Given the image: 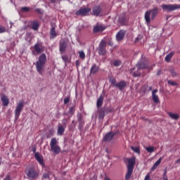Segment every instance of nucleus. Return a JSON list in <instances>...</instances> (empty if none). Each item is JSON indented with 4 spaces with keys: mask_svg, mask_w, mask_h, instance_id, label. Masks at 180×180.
I'll list each match as a JSON object with an SVG mask.
<instances>
[{
    "mask_svg": "<svg viewBox=\"0 0 180 180\" xmlns=\"http://www.w3.org/2000/svg\"><path fill=\"white\" fill-rule=\"evenodd\" d=\"M135 164H136V158H131L129 159L127 168H131V169H134Z\"/></svg>",
    "mask_w": 180,
    "mask_h": 180,
    "instance_id": "nucleus-18",
    "label": "nucleus"
},
{
    "mask_svg": "<svg viewBox=\"0 0 180 180\" xmlns=\"http://www.w3.org/2000/svg\"><path fill=\"white\" fill-rule=\"evenodd\" d=\"M165 180H168V179H165Z\"/></svg>",
    "mask_w": 180,
    "mask_h": 180,
    "instance_id": "nucleus-60",
    "label": "nucleus"
},
{
    "mask_svg": "<svg viewBox=\"0 0 180 180\" xmlns=\"http://www.w3.org/2000/svg\"><path fill=\"white\" fill-rule=\"evenodd\" d=\"M105 180H110V178H109V177H105Z\"/></svg>",
    "mask_w": 180,
    "mask_h": 180,
    "instance_id": "nucleus-55",
    "label": "nucleus"
},
{
    "mask_svg": "<svg viewBox=\"0 0 180 180\" xmlns=\"http://www.w3.org/2000/svg\"><path fill=\"white\" fill-rule=\"evenodd\" d=\"M117 88H119V89L122 90L124 86H126V82H120V83H117V85L115 86Z\"/></svg>",
    "mask_w": 180,
    "mask_h": 180,
    "instance_id": "nucleus-27",
    "label": "nucleus"
},
{
    "mask_svg": "<svg viewBox=\"0 0 180 180\" xmlns=\"http://www.w3.org/2000/svg\"><path fill=\"white\" fill-rule=\"evenodd\" d=\"M103 104V96H101L97 100V108H101V105Z\"/></svg>",
    "mask_w": 180,
    "mask_h": 180,
    "instance_id": "nucleus-30",
    "label": "nucleus"
},
{
    "mask_svg": "<svg viewBox=\"0 0 180 180\" xmlns=\"http://www.w3.org/2000/svg\"><path fill=\"white\" fill-rule=\"evenodd\" d=\"M25 175L27 179H37V178H39V176L40 175V171L36 169L34 167H28L25 169Z\"/></svg>",
    "mask_w": 180,
    "mask_h": 180,
    "instance_id": "nucleus-2",
    "label": "nucleus"
},
{
    "mask_svg": "<svg viewBox=\"0 0 180 180\" xmlns=\"http://www.w3.org/2000/svg\"><path fill=\"white\" fill-rule=\"evenodd\" d=\"M67 49V42L64 40L60 41L59 42V51L64 53Z\"/></svg>",
    "mask_w": 180,
    "mask_h": 180,
    "instance_id": "nucleus-13",
    "label": "nucleus"
},
{
    "mask_svg": "<svg viewBox=\"0 0 180 180\" xmlns=\"http://www.w3.org/2000/svg\"><path fill=\"white\" fill-rule=\"evenodd\" d=\"M83 117H84V116H82V114H81V113L77 114V120H78V122L82 121Z\"/></svg>",
    "mask_w": 180,
    "mask_h": 180,
    "instance_id": "nucleus-44",
    "label": "nucleus"
},
{
    "mask_svg": "<svg viewBox=\"0 0 180 180\" xmlns=\"http://www.w3.org/2000/svg\"><path fill=\"white\" fill-rule=\"evenodd\" d=\"M105 29H106V26L96 24V25L93 29V33H99V32H103Z\"/></svg>",
    "mask_w": 180,
    "mask_h": 180,
    "instance_id": "nucleus-10",
    "label": "nucleus"
},
{
    "mask_svg": "<svg viewBox=\"0 0 180 180\" xmlns=\"http://www.w3.org/2000/svg\"><path fill=\"white\" fill-rule=\"evenodd\" d=\"M0 165H1V159H0Z\"/></svg>",
    "mask_w": 180,
    "mask_h": 180,
    "instance_id": "nucleus-61",
    "label": "nucleus"
},
{
    "mask_svg": "<svg viewBox=\"0 0 180 180\" xmlns=\"http://www.w3.org/2000/svg\"><path fill=\"white\" fill-rule=\"evenodd\" d=\"M158 75H161V70H158L157 72Z\"/></svg>",
    "mask_w": 180,
    "mask_h": 180,
    "instance_id": "nucleus-53",
    "label": "nucleus"
},
{
    "mask_svg": "<svg viewBox=\"0 0 180 180\" xmlns=\"http://www.w3.org/2000/svg\"><path fill=\"white\" fill-rule=\"evenodd\" d=\"M20 11L21 12H29V11H30V8L26 6L21 7Z\"/></svg>",
    "mask_w": 180,
    "mask_h": 180,
    "instance_id": "nucleus-41",
    "label": "nucleus"
},
{
    "mask_svg": "<svg viewBox=\"0 0 180 180\" xmlns=\"http://www.w3.org/2000/svg\"><path fill=\"white\" fill-rule=\"evenodd\" d=\"M46 47L43 46L41 42L36 43L33 46L32 54L33 56H39L44 51Z\"/></svg>",
    "mask_w": 180,
    "mask_h": 180,
    "instance_id": "nucleus-5",
    "label": "nucleus"
},
{
    "mask_svg": "<svg viewBox=\"0 0 180 180\" xmlns=\"http://www.w3.org/2000/svg\"><path fill=\"white\" fill-rule=\"evenodd\" d=\"M84 124H85V122H84V120L79 121V130H82V127H84Z\"/></svg>",
    "mask_w": 180,
    "mask_h": 180,
    "instance_id": "nucleus-39",
    "label": "nucleus"
},
{
    "mask_svg": "<svg viewBox=\"0 0 180 180\" xmlns=\"http://www.w3.org/2000/svg\"><path fill=\"white\" fill-rule=\"evenodd\" d=\"M135 68L130 69V74H132L133 77H140L141 75V72H134L133 73V71H134Z\"/></svg>",
    "mask_w": 180,
    "mask_h": 180,
    "instance_id": "nucleus-28",
    "label": "nucleus"
},
{
    "mask_svg": "<svg viewBox=\"0 0 180 180\" xmlns=\"http://www.w3.org/2000/svg\"><path fill=\"white\" fill-rule=\"evenodd\" d=\"M34 158L41 165V167H44V161L43 160V156L40 155V153H35Z\"/></svg>",
    "mask_w": 180,
    "mask_h": 180,
    "instance_id": "nucleus-14",
    "label": "nucleus"
},
{
    "mask_svg": "<svg viewBox=\"0 0 180 180\" xmlns=\"http://www.w3.org/2000/svg\"><path fill=\"white\" fill-rule=\"evenodd\" d=\"M65 131V128H64L63 125L59 124L58 127V131H57L58 136H63Z\"/></svg>",
    "mask_w": 180,
    "mask_h": 180,
    "instance_id": "nucleus-22",
    "label": "nucleus"
},
{
    "mask_svg": "<svg viewBox=\"0 0 180 180\" xmlns=\"http://www.w3.org/2000/svg\"><path fill=\"white\" fill-rule=\"evenodd\" d=\"M6 27L0 25V34L2 33H6Z\"/></svg>",
    "mask_w": 180,
    "mask_h": 180,
    "instance_id": "nucleus-40",
    "label": "nucleus"
},
{
    "mask_svg": "<svg viewBox=\"0 0 180 180\" xmlns=\"http://www.w3.org/2000/svg\"><path fill=\"white\" fill-rule=\"evenodd\" d=\"M4 180H12V177H11V175L7 174Z\"/></svg>",
    "mask_w": 180,
    "mask_h": 180,
    "instance_id": "nucleus-51",
    "label": "nucleus"
},
{
    "mask_svg": "<svg viewBox=\"0 0 180 180\" xmlns=\"http://www.w3.org/2000/svg\"><path fill=\"white\" fill-rule=\"evenodd\" d=\"M167 115L171 117V119H173V120H178V119H179V115L178 114L169 112H167Z\"/></svg>",
    "mask_w": 180,
    "mask_h": 180,
    "instance_id": "nucleus-25",
    "label": "nucleus"
},
{
    "mask_svg": "<svg viewBox=\"0 0 180 180\" xmlns=\"http://www.w3.org/2000/svg\"><path fill=\"white\" fill-rule=\"evenodd\" d=\"M91 9L87 8H81L80 9L76 11L75 15L77 16H86V15L89 13Z\"/></svg>",
    "mask_w": 180,
    "mask_h": 180,
    "instance_id": "nucleus-8",
    "label": "nucleus"
},
{
    "mask_svg": "<svg viewBox=\"0 0 180 180\" xmlns=\"http://www.w3.org/2000/svg\"><path fill=\"white\" fill-rule=\"evenodd\" d=\"M136 67L138 68V71L139 70H144V68H147V65H146L144 59H141L136 64Z\"/></svg>",
    "mask_w": 180,
    "mask_h": 180,
    "instance_id": "nucleus-12",
    "label": "nucleus"
},
{
    "mask_svg": "<svg viewBox=\"0 0 180 180\" xmlns=\"http://www.w3.org/2000/svg\"><path fill=\"white\" fill-rule=\"evenodd\" d=\"M79 56L82 60H84V58H85V53L82 51H79Z\"/></svg>",
    "mask_w": 180,
    "mask_h": 180,
    "instance_id": "nucleus-42",
    "label": "nucleus"
},
{
    "mask_svg": "<svg viewBox=\"0 0 180 180\" xmlns=\"http://www.w3.org/2000/svg\"><path fill=\"white\" fill-rule=\"evenodd\" d=\"M98 53L100 56H105L106 53V48L98 47Z\"/></svg>",
    "mask_w": 180,
    "mask_h": 180,
    "instance_id": "nucleus-33",
    "label": "nucleus"
},
{
    "mask_svg": "<svg viewBox=\"0 0 180 180\" xmlns=\"http://www.w3.org/2000/svg\"><path fill=\"white\" fill-rule=\"evenodd\" d=\"M150 91H151V87L149 88Z\"/></svg>",
    "mask_w": 180,
    "mask_h": 180,
    "instance_id": "nucleus-59",
    "label": "nucleus"
},
{
    "mask_svg": "<svg viewBox=\"0 0 180 180\" xmlns=\"http://www.w3.org/2000/svg\"><path fill=\"white\" fill-rule=\"evenodd\" d=\"M35 12H37V13H39V15H43V11H41V8H36Z\"/></svg>",
    "mask_w": 180,
    "mask_h": 180,
    "instance_id": "nucleus-48",
    "label": "nucleus"
},
{
    "mask_svg": "<svg viewBox=\"0 0 180 180\" xmlns=\"http://www.w3.org/2000/svg\"><path fill=\"white\" fill-rule=\"evenodd\" d=\"M75 112V108L74 107H70L69 109V113L72 115V113H74Z\"/></svg>",
    "mask_w": 180,
    "mask_h": 180,
    "instance_id": "nucleus-47",
    "label": "nucleus"
},
{
    "mask_svg": "<svg viewBox=\"0 0 180 180\" xmlns=\"http://www.w3.org/2000/svg\"><path fill=\"white\" fill-rule=\"evenodd\" d=\"M109 112H110V110H108V108H102L99 111V119H103V117H105V115L109 113Z\"/></svg>",
    "mask_w": 180,
    "mask_h": 180,
    "instance_id": "nucleus-16",
    "label": "nucleus"
},
{
    "mask_svg": "<svg viewBox=\"0 0 180 180\" xmlns=\"http://www.w3.org/2000/svg\"><path fill=\"white\" fill-rule=\"evenodd\" d=\"M62 59L65 63H68V56L67 55L62 56Z\"/></svg>",
    "mask_w": 180,
    "mask_h": 180,
    "instance_id": "nucleus-45",
    "label": "nucleus"
},
{
    "mask_svg": "<svg viewBox=\"0 0 180 180\" xmlns=\"http://www.w3.org/2000/svg\"><path fill=\"white\" fill-rule=\"evenodd\" d=\"M101 12H102V8L99 6H97L93 8V15H94V16H99Z\"/></svg>",
    "mask_w": 180,
    "mask_h": 180,
    "instance_id": "nucleus-20",
    "label": "nucleus"
},
{
    "mask_svg": "<svg viewBox=\"0 0 180 180\" xmlns=\"http://www.w3.org/2000/svg\"><path fill=\"white\" fill-rule=\"evenodd\" d=\"M32 152L34 153V154L35 155L36 153H38L37 151V148L36 147V146H34L32 148Z\"/></svg>",
    "mask_w": 180,
    "mask_h": 180,
    "instance_id": "nucleus-50",
    "label": "nucleus"
},
{
    "mask_svg": "<svg viewBox=\"0 0 180 180\" xmlns=\"http://www.w3.org/2000/svg\"><path fill=\"white\" fill-rule=\"evenodd\" d=\"M109 81L111 85H113L114 86H116V85H117V83H116V79H115L114 77H110Z\"/></svg>",
    "mask_w": 180,
    "mask_h": 180,
    "instance_id": "nucleus-35",
    "label": "nucleus"
},
{
    "mask_svg": "<svg viewBox=\"0 0 180 180\" xmlns=\"http://www.w3.org/2000/svg\"><path fill=\"white\" fill-rule=\"evenodd\" d=\"M98 71H99V67L96 66V65H94L91 69V74H95L98 72Z\"/></svg>",
    "mask_w": 180,
    "mask_h": 180,
    "instance_id": "nucleus-29",
    "label": "nucleus"
},
{
    "mask_svg": "<svg viewBox=\"0 0 180 180\" xmlns=\"http://www.w3.org/2000/svg\"><path fill=\"white\" fill-rule=\"evenodd\" d=\"M1 102H3L4 106H8L9 105V98H8V96L3 95L1 96Z\"/></svg>",
    "mask_w": 180,
    "mask_h": 180,
    "instance_id": "nucleus-23",
    "label": "nucleus"
},
{
    "mask_svg": "<svg viewBox=\"0 0 180 180\" xmlns=\"http://www.w3.org/2000/svg\"><path fill=\"white\" fill-rule=\"evenodd\" d=\"M144 180H151V179L150 178V174H147L144 179Z\"/></svg>",
    "mask_w": 180,
    "mask_h": 180,
    "instance_id": "nucleus-52",
    "label": "nucleus"
},
{
    "mask_svg": "<svg viewBox=\"0 0 180 180\" xmlns=\"http://www.w3.org/2000/svg\"><path fill=\"white\" fill-rule=\"evenodd\" d=\"M63 102H64L65 105H67L68 103H70V97L65 98Z\"/></svg>",
    "mask_w": 180,
    "mask_h": 180,
    "instance_id": "nucleus-46",
    "label": "nucleus"
},
{
    "mask_svg": "<svg viewBox=\"0 0 180 180\" xmlns=\"http://www.w3.org/2000/svg\"><path fill=\"white\" fill-rule=\"evenodd\" d=\"M158 15V8L155 7L153 9L149 10L145 13V20L148 25L150 26V23L151 22V20H154L155 17Z\"/></svg>",
    "mask_w": 180,
    "mask_h": 180,
    "instance_id": "nucleus-3",
    "label": "nucleus"
},
{
    "mask_svg": "<svg viewBox=\"0 0 180 180\" xmlns=\"http://www.w3.org/2000/svg\"><path fill=\"white\" fill-rule=\"evenodd\" d=\"M162 8L163 11H167L168 12H171L172 11H175L176 9H180V5L178 4H163L162 5Z\"/></svg>",
    "mask_w": 180,
    "mask_h": 180,
    "instance_id": "nucleus-7",
    "label": "nucleus"
},
{
    "mask_svg": "<svg viewBox=\"0 0 180 180\" xmlns=\"http://www.w3.org/2000/svg\"><path fill=\"white\" fill-rule=\"evenodd\" d=\"M23 106H25L23 101H20L17 104L14 111L15 120L19 119V116H20V113H22V110H23Z\"/></svg>",
    "mask_w": 180,
    "mask_h": 180,
    "instance_id": "nucleus-6",
    "label": "nucleus"
},
{
    "mask_svg": "<svg viewBox=\"0 0 180 180\" xmlns=\"http://www.w3.org/2000/svg\"><path fill=\"white\" fill-rule=\"evenodd\" d=\"M118 23L121 25V26H124L129 23V20L124 15L120 16L118 18Z\"/></svg>",
    "mask_w": 180,
    "mask_h": 180,
    "instance_id": "nucleus-15",
    "label": "nucleus"
},
{
    "mask_svg": "<svg viewBox=\"0 0 180 180\" xmlns=\"http://www.w3.org/2000/svg\"><path fill=\"white\" fill-rule=\"evenodd\" d=\"M167 83L169 85H172V86H176V85H178V84H176V82L172 81V80H168Z\"/></svg>",
    "mask_w": 180,
    "mask_h": 180,
    "instance_id": "nucleus-43",
    "label": "nucleus"
},
{
    "mask_svg": "<svg viewBox=\"0 0 180 180\" xmlns=\"http://www.w3.org/2000/svg\"><path fill=\"white\" fill-rule=\"evenodd\" d=\"M43 178H44V179H48V178H50V174H49V173H44L43 174Z\"/></svg>",
    "mask_w": 180,
    "mask_h": 180,
    "instance_id": "nucleus-49",
    "label": "nucleus"
},
{
    "mask_svg": "<svg viewBox=\"0 0 180 180\" xmlns=\"http://www.w3.org/2000/svg\"><path fill=\"white\" fill-rule=\"evenodd\" d=\"M158 92V89H154L152 91V99L155 103H158L160 102V98H158V96L156 94Z\"/></svg>",
    "mask_w": 180,
    "mask_h": 180,
    "instance_id": "nucleus-17",
    "label": "nucleus"
},
{
    "mask_svg": "<svg viewBox=\"0 0 180 180\" xmlns=\"http://www.w3.org/2000/svg\"><path fill=\"white\" fill-rule=\"evenodd\" d=\"M161 161H162V157L160 158L158 161L155 162V163L153 165L152 167V170L155 169L160 164H161Z\"/></svg>",
    "mask_w": 180,
    "mask_h": 180,
    "instance_id": "nucleus-31",
    "label": "nucleus"
},
{
    "mask_svg": "<svg viewBox=\"0 0 180 180\" xmlns=\"http://www.w3.org/2000/svg\"><path fill=\"white\" fill-rule=\"evenodd\" d=\"M131 150H132V151H134L136 154H140V148L139 147L131 146Z\"/></svg>",
    "mask_w": 180,
    "mask_h": 180,
    "instance_id": "nucleus-36",
    "label": "nucleus"
},
{
    "mask_svg": "<svg viewBox=\"0 0 180 180\" xmlns=\"http://www.w3.org/2000/svg\"><path fill=\"white\" fill-rule=\"evenodd\" d=\"M27 29V27L25 26L24 27V30H26Z\"/></svg>",
    "mask_w": 180,
    "mask_h": 180,
    "instance_id": "nucleus-56",
    "label": "nucleus"
},
{
    "mask_svg": "<svg viewBox=\"0 0 180 180\" xmlns=\"http://www.w3.org/2000/svg\"><path fill=\"white\" fill-rule=\"evenodd\" d=\"M169 72H170L172 77H178V74L175 72V69L174 68H170L169 69Z\"/></svg>",
    "mask_w": 180,
    "mask_h": 180,
    "instance_id": "nucleus-32",
    "label": "nucleus"
},
{
    "mask_svg": "<svg viewBox=\"0 0 180 180\" xmlns=\"http://www.w3.org/2000/svg\"><path fill=\"white\" fill-rule=\"evenodd\" d=\"M131 174H133V169L131 168H127V172L125 176V179L126 180H129L130 176H131Z\"/></svg>",
    "mask_w": 180,
    "mask_h": 180,
    "instance_id": "nucleus-26",
    "label": "nucleus"
},
{
    "mask_svg": "<svg viewBox=\"0 0 180 180\" xmlns=\"http://www.w3.org/2000/svg\"><path fill=\"white\" fill-rule=\"evenodd\" d=\"M174 56H175V52L174 51L170 52L165 58V61H166V63H169V61H171V58H172V57H174Z\"/></svg>",
    "mask_w": 180,
    "mask_h": 180,
    "instance_id": "nucleus-24",
    "label": "nucleus"
},
{
    "mask_svg": "<svg viewBox=\"0 0 180 180\" xmlns=\"http://www.w3.org/2000/svg\"><path fill=\"white\" fill-rule=\"evenodd\" d=\"M57 139L56 138H52L50 142L51 150L53 154H60L61 153V148L60 146L57 145Z\"/></svg>",
    "mask_w": 180,
    "mask_h": 180,
    "instance_id": "nucleus-4",
    "label": "nucleus"
},
{
    "mask_svg": "<svg viewBox=\"0 0 180 180\" xmlns=\"http://www.w3.org/2000/svg\"><path fill=\"white\" fill-rule=\"evenodd\" d=\"M29 26L32 30H39V22L37 20H32L29 22Z\"/></svg>",
    "mask_w": 180,
    "mask_h": 180,
    "instance_id": "nucleus-11",
    "label": "nucleus"
},
{
    "mask_svg": "<svg viewBox=\"0 0 180 180\" xmlns=\"http://www.w3.org/2000/svg\"><path fill=\"white\" fill-rule=\"evenodd\" d=\"M98 47L106 49V41L104 40H101Z\"/></svg>",
    "mask_w": 180,
    "mask_h": 180,
    "instance_id": "nucleus-37",
    "label": "nucleus"
},
{
    "mask_svg": "<svg viewBox=\"0 0 180 180\" xmlns=\"http://www.w3.org/2000/svg\"><path fill=\"white\" fill-rule=\"evenodd\" d=\"M113 137H115V133H113L112 131L108 132L104 136V141L109 142V141H110V140H112V139H113Z\"/></svg>",
    "mask_w": 180,
    "mask_h": 180,
    "instance_id": "nucleus-19",
    "label": "nucleus"
},
{
    "mask_svg": "<svg viewBox=\"0 0 180 180\" xmlns=\"http://www.w3.org/2000/svg\"><path fill=\"white\" fill-rule=\"evenodd\" d=\"M69 129H70V130H72V128H71V127H70Z\"/></svg>",
    "mask_w": 180,
    "mask_h": 180,
    "instance_id": "nucleus-58",
    "label": "nucleus"
},
{
    "mask_svg": "<svg viewBox=\"0 0 180 180\" xmlns=\"http://www.w3.org/2000/svg\"><path fill=\"white\" fill-rule=\"evenodd\" d=\"M46 63H47V56H46V53H41L39 56L38 60L35 64L36 70L39 75L43 76V71H44V66L46 65Z\"/></svg>",
    "mask_w": 180,
    "mask_h": 180,
    "instance_id": "nucleus-1",
    "label": "nucleus"
},
{
    "mask_svg": "<svg viewBox=\"0 0 180 180\" xmlns=\"http://www.w3.org/2000/svg\"><path fill=\"white\" fill-rule=\"evenodd\" d=\"M57 37V32H56V27H52L50 30V39H56Z\"/></svg>",
    "mask_w": 180,
    "mask_h": 180,
    "instance_id": "nucleus-21",
    "label": "nucleus"
},
{
    "mask_svg": "<svg viewBox=\"0 0 180 180\" xmlns=\"http://www.w3.org/2000/svg\"><path fill=\"white\" fill-rule=\"evenodd\" d=\"M112 65H114V67H120V65H122V61L119 60H114L112 62Z\"/></svg>",
    "mask_w": 180,
    "mask_h": 180,
    "instance_id": "nucleus-34",
    "label": "nucleus"
},
{
    "mask_svg": "<svg viewBox=\"0 0 180 180\" xmlns=\"http://www.w3.org/2000/svg\"><path fill=\"white\" fill-rule=\"evenodd\" d=\"M124 36H126V30H121L116 34V39L117 41H122L123 39H124Z\"/></svg>",
    "mask_w": 180,
    "mask_h": 180,
    "instance_id": "nucleus-9",
    "label": "nucleus"
},
{
    "mask_svg": "<svg viewBox=\"0 0 180 180\" xmlns=\"http://www.w3.org/2000/svg\"><path fill=\"white\" fill-rule=\"evenodd\" d=\"M72 124H74L75 123V120L72 121Z\"/></svg>",
    "mask_w": 180,
    "mask_h": 180,
    "instance_id": "nucleus-57",
    "label": "nucleus"
},
{
    "mask_svg": "<svg viewBox=\"0 0 180 180\" xmlns=\"http://www.w3.org/2000/svg\"><path fill=\"white\" fill-rule=\"evenodd\" d=\"M146 150L148 153H154V147L153 146H148L146 148Z\"/></svg>",
    "mask_w": 180,
    "mask_h": 180,
    "instance_id": "nucleus-38",
    "label": "nucleus"
},
{
    "mask_svg": "<svg viewBox=\"0 0 180 180\" xmlns=\"http://www.w3.org/2000/svg\"><path fill=\"white\" fill-rule=\"evenodd\" d=\"M79 60H77L76 61V65L78 67L79 65Z\"/></svg>",
    "mask_w": 180,
    "mask_h": 180,
    "instance_id": "nucleus-54",
    "label": "nucleus"
}]
</instances>
